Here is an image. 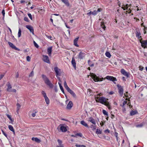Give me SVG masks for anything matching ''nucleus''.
Wrapping results in <instances>:
<instances>
[{"label": "nucleus", "mask_w": 147, "mask_h": 147, "mask_svg": "<svg viewBox=\"0 0 147 147\" xmlns=\"http://www.w3.org/2000/svg\"><path fill=\"white\" fill-rule=\"evenodd\" d=\"M98 99H96V100L97 102H99L102 104L107 106L109 109H111V106L110 105V104L108 102V99L104 97H97L95 98Z\"/></svg>", "instance_id": "obj_1"}, {"label": "nucleus", "mask_w": 147, "mask_h": 147, "mask_svg": "<svg viewBox=\"0 0 147 147\" xmlns=\"http://www.w3.org/2000/svg\"><path fill=\"white\" fill-rule=\"evenodd\" d=\"M42 77L45 84L50 88H52L53 87V85L51 83L49 79L44 75H42Z\"/></svg>", "instance_id": "obj_2"}, {"label": "nucleus", "mask_w": 147, "mask_h": 147, "mask_svg": "<svg viewBox=\"0 0 147 147\" xmlns=\"http://www.w3.org/2000/svg\"><path fill=\"white\" fill-rule=\"evenodd\" d=\"M91 76L92 78L95 82L101 81H102L103 78H100L96 76V75L93 73L91 74Z\"/></svg>", "instance_id": "obj_3"}, {"label": "nucleus", "mask_w": 147, "mask_h": 147, "mask_svg": "<svg viewBox=\"0 0 147 147\" xmlns=\"http://www.w3.org/2000/svg\"><path fill=\"white\" fill-rule=\"evenodd\" d=\"M54 71L56 74V76L57 78H58L59 80L60 81V78L58 76H60L61 74V69H59L57 67H56L54 68Z\"/></svg>", "instance_id": "obj_4"}, {"label": "nucleus", "mask_w": 147, "mask_h": 147, "mask_svg": "<svg viewBox=\"0 0 147 147\" xmlns=\"http://www.w3.org/2000/svg\"><path fill=\"white\" fill-rule=\"evenodd\" d=\"M43 60L45 62L47 63H50V60L49 59L47 55H43Z\"/></svg>", "instance_id": "obj_5"}, {"label": "nucleus", "mask_w": 147, "mask_h": 147, "mask_svg": "<svg viewBox=\"0 0 147 147\" xmlns=\"http://www.w3.org/2000/svg\"><path fill=\"white\" fill-rule=\"evenodd\" d=\"M117 87L119 90V92L120 95L122 96L123 94V89L121 86L119 85H117Z\"/></svg>", "instance_id": "obj_6"}, {"label": "nucleus", "mask_w": 147, "mask_h": 147, "mask_svg": "<svg viewBox=\"0 0 147 147\" xmlns=\"http://www.w3.org/2000/svg\"><path fill=\"white\" fill-rule=\"evenodd\" d=\"M140 41L141 44V45L142 47L144 48H147V40H143L142 41L140 40Z\"/></svg>", "instance_id": "obj_7"}, {"label": "nucleus", "mask_w": 147, "mask_h": 147, "mask_svg": "<svg viewBox=\"0 0 147 147\" xmlns=\"http://www.w3.org/2000/svg\"><path fill=\"white\" fill-rule=\"evenodd\" d=\"M85 56V53L84 52H80L78 55V57L80 59H82Z\"/></svg>", "instance_id": "obj_8"}, {"label": "nucleus", "mask_w": 147, "mask_h": 147, "mask_svg": "<svg viewBox=\"0 0 147 147\" xmlns=\"http://www.w3.org/2000/svg\"><path fill=\"white\" fill-rule=\"evenodd\" d=\"M87 120L88 121L91 122L94 125H95L96 124L95 120L92 117H90L88 118L87 119Z\"/></svg>", "instance_id": "obj_9"}, {"label": "nucleus", "mask_w": 147, "mask_h": 147, "mask_svg": "<svg viewBox=\"0 0 147 147\" xmlns=\"http://www.w3.org/2000/svg\"><path fill=\"white\" fill-rule=\"evenodd\" d=\"M121 73L123 75L126 76L127 77H128L129 76V74L125 70L123 69H121Z\"/></svg>", "instance_id": "obj_10"}, {"label": "nucleus", "mask_w": 147, "mask_h": 147, "mask_svg": "<svg viewBox=\"0 0 147 147\" xmlns=\"http://www.w3.org/2000/svg\"><path fill=\"white\" fill-rule=\"evenodd\" d=\"M106 79L107 80L112 81H117V79L116 78L113 77V76H107L106 77Z\"/></svg>", "instance_id": "obj_11"}, {"label": "nucleus", "mask_w": 147, "mask_h": 147, "mask_svg": "<svg viewBox=\"0 0 147 147\" xmlns=\"http://www.w3.org/2000/svg\"><path fill=\"white\" fill-rule=\"evenodd\" d=\"M7 86V92H10L11 90V88H12L10 84V83L8 82L7 84H6Z\"/></svg>", "instance_id": "obj_12"}, {"label": "nucleus", "mask_w": 147, "mask_h": 147, "mask_svg": "<svg viewBox=\"0 0 147 147\" xmlns=\"http://www.w3.org/2000/svg\"><path fill=\"white\" fill-rule=\"evenodd\" d=\"M73 105V104L72 102L71 101H69L67 106L66 108L67 109H69L71 108Z\"/></svg>", "instance_id": "obj_13"}, {"label": "nucleus", "mask_w": 147, "mask_h": 147, "mask_svg": "<svg viewBox=\"0 0 147 147\" xmlns=\"http://www.w3.org/2000/svg\"><path fill=\"white\" fill-rule=\"evenodd\" d=\"M67 91L69 92L71 94L73 97H76V95L74 92L71 90L69 88L67 90Z\"/></svg>", "instance_id": "obj_14"}, {"label": "nucleus", "mask_w": 147, "mask_h": 147, "mask_svg": "<svg viewBox=\"0 0 147 147\" xmlns=\"http://www.w3.org/2000/svg\"><path fill=\"white\" fill-rule=\"evenodd\" d=\"M26 28L29 30L31 32H32L33 34H34V30L32 27L31 26L27 25L26 26Z\"/></svg>", "instance_id": "obj_15"}, {"label": "nucleus", "mask_w": 147, "mask_h": 147, "mask_svg": "<svg viewBox=\"0 0 147 147\" xmlns=\"http://www.w3.org/2000/svg\"><path fill=\"white\" fill-rule=\"evenodd\" d=\"M136 36L138 37L140 41L141 40V39H142L141 36H140L141 34L139 30L137 31L136 33Z\"/></svg>", "instance_id": "obj_16"}, {"label": "nucleus", "mask_w": 147, "mask_h": 147, "mask_svg": "<svg viewBox=\"0 0 147 147\" xmlns=\"http://www.w3.org/2000/svg\"><path fill=\"white\" fill-rule=\"evenodd\" d=\"M52 47H51L47 48V51L48 54L49 56H51V53L52 52Z\"/></svg>", "instance_id": "obj_17"}, {"label": "nucleus", "mask_w": 147, "mask_h": 147, "mask_svg": "<svg viewBox=\"0 0 147 147\" xmlns=\"http://www.w3.org/2000/svg\"><path fill=\"white\" fill-rule=\"evenodd\" d=\"M32 140L37 143H40L41 142L40 140L37 138L33 137L32 138Z\"/></svg>", "instance_id": "obj_18"}, {"label": "nucleus", "mask_w": 147, "mask_h": 147, "mask_svg": "<svg viewBox=\"0 0 147 147\" xmlns=\"http://www.w3.org/2000/svg\"><path fill=\"white\" fill-rule=\"evenodd\" d=\"M60 130L62 132H65L67 131V129L63 125H61L60 127Z\"/></svg>", "instance_id": "obj_19"}, {"label": "nucleus", "mask_w": 147, "mask_h": 147, "mask_svg": "<svg viewBox=\"0 0 147 147\" xmlns=\"http://www.w3.org/2000/svg\"><path fill=\"white\" fill-rule=\"evenodd\" d=\"M61 1L66 5L68 7L69 6V4L68 0H61Z\"/></svg>", "instance_id": "obj_20"}, {"label": "nucleus", "mask_w": 147, "mask_h": 147, "mask_svg": "<svg viewBox=\"0 0 147 147\" xmlns=\"http://www.w3.org/2000/svg\"><path fill=\"white\" fill-rule=\"evenodd\" d=\"M71 63L73 65V67L76 68V62L75 61V59H74V58L73 57L72 58V60L71 61Z\"/></svg>", "instance_id": "obj_21"}, {"label": "nucleus", "mask_w": 147, "mask_h": 147, "mask_svg": "<svg viewBox=\"0 0 147 147\" xmlns=\"http://www.w3.org/2000/svg\"><path fill=\"white\" fill-rule=\"evenodd\" d=\"M80 123L85 127H89L87 124L84 121H81L80 122Z\"/></svg>", "instance_id": "obj_22"}, {"label": "nucleus", "mask_w": 147, "mask_h": 147, "mask_svg": "<svg viewBox=\"0 0 147 147\" xmlns=\"http://www.w3.org/2000/svg\"><path fill=\"white\" fill-rule=\"evenodd\" d=\"M8 128L10 130H11V131H12L13 132L14 134H15L14 129L12 126L10 125H9Z\"/></svg>", "instance_id": "obj_23"}, {"label": "nucleus", "mask_w": 147, "mask_h": 147, "mask_svg": "<svg viewBox=\"0 0 147 147\" xmlns=\"http://www.w3.org/2000/svg\"><path fill=\"white\" fill-rule=\"evenodd\" d=\"M100 26L101 28L103 29L104 30H105L106 26L104 24V22H101Z\"/></svg>", "instance_id": "obj_24"}, {"label": "nucleus", "mask_w": 147, "mask_h": 147, "mask_svg": "<svg viewBox=\"0 0 147 147\" xmlns=\"http://www.w3.org/2000/svg\"><path fill=\"white\" fill-rule=\"evenodd\" d=\"M138 112L136 111H132L130 112V114L131 115H133L136 114Z\"/></svg>", "instance_id": "obj_25"}, {"label": "nucleus", "mask_w": 147, "mask_h": 147, "mask_svg": "<svg viewBox=\"0 0 147 147\" xmlns=\"http://www.w3.org/2000/svg\"><path fill=\"white\" fill-rule=\"evenodd\" d=\"M47 104L49 105L50 103L49 99L47 97L44 98Z\"/></svg>", "instance_id": "obj_26"}, {"label": "nucleus", "mask_w": 147, "mask_h": 147, "mask_svg": "<svg viewBox=\"0 0 147 147\" xmlns=\"http://www.w3.org/2000/svg\"><path fill=\"white\" fill-rule=\"evenodd\" d=\"M64 87L66 89V90H67L68 88H69L67 86L66 82L65 81L64 83Z\"/></svg>", "instance_id": "obj_27"}, {"label": "nucleus", "mask_w": 147, "mask_h": 147, "mask_svg": "<svg viewBox=\"0 0 147 147\" xmlns=\"http://www.w3.org/2000/svg\"><path fill=\"white\" fill-rule=\"evenodd\" d=\"M105 55L107 57L109 58H110L111 56V55L110 53L109 52H107L105 53Z\"/></svg>", "instance_id": "obj_28"}, {"label": "nucleus", "mask_w": 147, "mask_h": 147, "mask_svg": "<svg viewBox=\"0 0 147 147\" xmlns=\"http://www.w3.org/2000/svg\"><path fill=\"white\" fill-rule=\"evenodd\" d=\"M41 94L42 95L44 98L47 97V96L46 94L44 91H42Z\"/></svg>", "instance_id": "obj_29"}, {"label": "nucleus", "mask_w": 147, "mask_h": 147, "mask_svg": "<svg viewBox=\"0 0 147 147\" xmlns=\"http://www.w3.org/2000/svg\"><path fill=\"white\" fill-rule=\"evenodd\" d=\"M128 6H128V5L126 4L125 5V7H121V8H122L123 9V10H125V9L127 10L128 9Z\"/></svg>", "instance_id": "obj_30"}, {"label": "nucleus", "mask_w": 147, "mask_h": 147, "mask_svg": "<svg viewBox=\"0 0 147 147\" xmlns=\"http://www.w3.org/2000/svg\"><path fill=\"white\" fill-rule=\"evenodd\" d=\"M8 43L9 46L12 48L13 49L15 47V46L11 42H9Z\"/></svg>", "instance_id": "obj_31"}, {"label": "nucleus", "mask_w": 147, "mask_h": 147, "mask_svg": "<svg viewBox=\"0 0 147 147\" xmlns=\"http://www.w3.org/2000/svg\"><path fill=\"white\" fill-rule=\"evenodd\" d=\"M17 106V111L18 112L20 109V105L18 103H17L16 104Z\"/></svg>", "instance_id": "obj_32"}, {"label": "nucleus", "mask_w": 147, "mask_h": 147, "mask_svg": "<svg viewBox=\"0 0 147 147\" xmlns=\"http://www.w3.org/2000/svg\"><path fill=\"white\" fill-rule=\"evenodd\" d=\"M90 60H89L88 61V63L89 66L90 67H92L94 66V63H92V64H91L90 63Z\"/></svg>", "instance_id": "obj_33"}, {"label": "nucleus", "mask_w": 147, "mask_h": 147, "mask_svg": "<svg viewBox=\"0 0 147 147\" xmlns=\"http://www.w3.org/2000/svg\"><path fill=\"white\" fill-rule=\"evenodd\" d=\"M21 30L20 28H19V29L18 34V37H20L21 35Z\"/></svg>", "instance_id": "obj_34"}, {"label": "nucleus", "mask_w": 147, "mask_h": 147, "mask_svg": "<svg viewBox=\"0 0 147 147\" xmlns=\"http://www.w3.org/2000/svg\"><path fill=\"white\" fill-rule=\"evenodd\" d=\"M75 146L76 147H86V146L84 145L76 144Z\"/></svg>", "instance_id": "obj_35"}, {"label": "nucleus", "mask_w": 147, "mask_h": 147, "mask_svg": "<svg viewBox=\"0 0 147 147\" xmlns=\"http://www.w3.org/2000/svg\"><path fill=\"white\" fill-rule=\"evenodd\" d=\"M34 75V72L33 71H32L29 75V77H32Z\"/></svg>", "instance_id": "obj_36"}, {"label": "nucleus", "mask_w": 147, "mask_h": 147, "mask_svg": "<svg viewBox=\"0 0 147 147\" xmlns=\"http://www.w3.org/2000/svg\"><path fill=\"white\" fill-rule=\"evenodd\" d=\"M96 133L97 134H101V131L100 129H97L96 131Z\"/></svg>", "instance_id": "obj_37"}, {"label": "nucleus", "mask_w": 147, "mask_h": 147, "mask_svg": "<svg viewBox=\"0 0 147 147\" xmlns=\"http://www.w3.org/2000/svg\"><path fill=\"white\" fill-rule=\"evenodd\" d=\"M33 43L35 47L36 48H38L39 47V46L34 41Z\"/></svg>", "instance_id": "obj_38"}, {"label": "nucleus", "mask_w": 147, "mask_h": 147, "mask_svg": "<svg viewBox=\"0 0 147 147\" xmlns=\"http://www.w3.org/2000/svg\"><path fill=\"white\" fill-rule=\"evenodd\" d=\"M102 113H103L105 115H108V113L105 110H102Z\"/></svg>", "instance_id": "obj_39"}, {"label": "nucleus", "mask_w": 147, "mask_h": 147, "mask_svg": "<svg viewBox=\"0 0 147 147\" xmlns=\"http://www.w3.org/2000/svg\"><path fill=\"white\" fill-rule=\"evenodd\" d=\"M77 41H74V45L75 46L77 47H78L79 45L77 44Z\"/></svg>", "instance_id": "obj_40"}, {"label": "nucleus", "mask_w": 147, "mask_h": 147, "mask_svg": "<svg viewBox=\"0 0 147 147\" xmlns=\"http://www.w3.org/2000/svg\"><path fill=\"white\" fill-rule=\"evenodd\" d=\"M97 13V11H94L93 12L91 11V14L93 15H95Z\"/></svg>", "instance_id": "obj_41"}, {"label": "nucleus", "mask_w": 147, "mask_h": 147, "mask_svg": "<svg viewBox=\"0 0 147 147\" xmlns=\"http://www.w3.org/2000/svg\"><path fill=\"white\" fill-rule=\"evenodd\" d=\"M26 59L28 61H30V58L29 56H27L26 57Z\"/></svg>", "instance_id": "obj_42"}, {"label": "nucleus", "mask_w": 147, "mask_h": 147, "mask_svg": "<svg viewBox=\"0 0 147 147\" xmlns=\"http://www.w3.org/2000/svg\"><path fill=\"white\" fill-rule=\"evenodd\" d=\"M28 16L29 18H30V19L31 20H32V16L31 14L30 13H28Z\"/></svg>", "instance_id": "obj_43"}, {"label": "nucleus", "mask_w": 147, "mask_h": 147, "mask_svg": "<svg viewBox=\"0 0 147 147\" xmlns=\"http://www.w3.org/2000/svg\"><path fill=\"white\" fill-rule=\"evenodd\" d=\"M58 84H59V87H60V89L61 90H62V89H63V87L61 86V84L60 83H59V82H58Z\"/></svg>", "instance_id": "obj_44"}, {"label": "nucleus", "mask_w": 147, "mask_h": 147, "mask_svg": "<svg viewBox=\"0 0 147 147\" xmlns=\"http://www.w3.org/2000/svg\"><path fill=\"white\" fill-rule=\"evenodd\" d=\"M90 127L91 128H93V130H95L96 128L95 126H94V125H91Z\"/></svg>", "instance_id": "obj_45"}, {"label": "nucleus", "mask_w": 147, "mask_h": 147, "mask_svg": "<svg viewBox=\"0 0 147 147\" xmlns=\"http://www.w3.org/2000/svg\"><path fill=\"white\" fill-rule=\"evenodd\" d=\"M139 68V69L141 71H142L143 69V67L141 66H140Z\"/></svg>", "instance_id": "obj_46"}, {"label": "nucleus", "mask_w": 147, "mask_h": 147, "mask_svg": "<svg viewBox=\"0 0 147 147\" xmlns=\"http://www.w3.org/2000/svg\"><path fill=\"white\" fill-rule=\"evenodd\" d=\"M7 117L10 120H11V115L7 114Z\"/></svg>", "instance_id": "obj_47"}, {"label": "nucleus", "mask_w": 147, "mask_h": 147, "mask_svg": "<svg viewBox=\"0 0 147 147\" xmlns=\"http://www.w3.org/2000/svg\"><path fill=\"white\" fill-rule=\"evenodd\" d=\"M127 101H124L123 102V106H124L125 105H126L127 104Z\"/></svg>", "instance_id": "obj_48"}, {"label": "nucleus", "mask_w": 147, "mask_h": 147, "mask_svg": "<svg viewBox=\"0 0 147 147\" xmlns=\"http://www.w3.org/2000/svg\"><path fill=\"white\" fill-rule=\"evenodd\" d=\"M24 20L26 22L28 21V20L27 17H25L24 18Z\"/></svg>", "instance_id": "obj_49"}, {"label": "nucleus", "mask_w": 147, "mask_h": 147, "mask_svg": "<svg viewBox=\"0 0 147 147\" xmlns=\"http://www.w3.org/2000/svg\"><path fill=\"white\" fill-rule=\"evenodd\" d=\"M144 26V34H146V30H147V28L146 27H145V26Z\"/></svg>", "instance_id": "obj_50"}, {"label": "nucleus", "mask_w": 147, "mask_h": 147, "mask_svg": "<svg viewBox=\"0 0 147 147\" xmlns=\"http://www.w3.org/2000/svg\"><path fill=\"white\" fill-rule=\"evenodd\" d=\"M105 133H109L110 132V131H109V130L108 129H106V130H105Z\"/></svg>", "instance_id": "obj_51"}, {"label": "nucleus", "mask_w": 147, "mask_h": 147, "mask_svg": "<svg viewBox=\"0 0 147 147\" xmlns=\"http://www.w3.org/2000/svg\"><path fill=\"white\" fill-rule=\"evenodd\" d=\"M57 141L58 142L59 144L60 145H61V144L62 143V141L61 140H58Z\"/></svg>", "instance_id": "obj_52"}, {"label": "nucleus", "mask_w": 147, "mask_h": 147, "mask_svg": "<svg viewBox=\"0 0 147 147\" xmlns=\"http://www.w3.org/2000/svg\"><path fill=\"white\" fill-rule=\"evenodd\" d=\"M16 92V90L15 89H13L11 90V91L10 92Z\"/></svg>", "instance_id": "obj_53"}, {"label": "nucleus", "mask_w": 147, "mask_h": 147, "mask_svg": "<svg viewBox=\"0 0 147 147\" xmlns=\"http://www.w3.org/2000/svg\"><path fill=\"white\" fill-rule=\"evenodd\" d=\"M46 36L49 39H50L51 40H52V36H48V35H46Z\"/></svg>", "instance_id": "obj_54"}, {"label": "nucleus", "mask_w": 147, "mask_h": 147, "mask_svg": "<svg viewBox=\"0 0 147 147\" xmlns=\"http://www.w3.org/2000/svg\"><path fill=\"white\" fill-rule=\"evenodd\" d=\"M3 134H4V135L6 137H7V136L6 134L3 131H2Z\"/></svg>", "instance_id": "obj_55"}, {"label": "nucleus", "mask_w": 147, "mask_h": 147, "mask_svg": "<svg viewBox=\"0 0 147 147\" xmlns=\"http://www.w3.org/2000/svg\"><path fill=\"white\" fill-rule=\"evenodd\" d=\"M4 76V75L3 74L0 75V80H1L3 78Z\"/></svg>", "instance_id": "obj_56"}, {"label": "nucleus", "mask_w": 147, "mask_h": 147, "mask_svg": "<svg viewBox=\"0 0 147 147\" xmlns=\"http://www.w3.org/2000/svg\"><path fill=\"white\" fill-rule=\"evenodd\" d=\"M2 14H3V16H5V11L3 9V10L2 11Z\"/></svg>", "instance_id": "obj_57"}, {"label": "nucleus", "mask_w": 147, "mask_h": 147, "mask_svg": "<svg viewBox=\"0 0 147 147\" xmlns=\"http://www.w3.org/2000/svg\"><path fill=\"white\" fill-rule=\"evenodd\" d=\"M36 112H35V113H33L31 114L32 117H34L36 116Z\"/></svg>", "instance_id": "obj_58"}, {"label": "nucleus", "mask_w": 147, "mask_h": 147, "mask_svg": "<svg viewBox=\"0 0 147 147\" xmlns=\"http://www.w3.org/2000/svg\"><path fill=\"white\" fill-rule=\"evenodd\" d=\"M19 74H18V72H17L16 74V78H18V77H19Z\"/></svg>", "instance_id": "obj_59"}, {"label": "nucleus", "mask_w": 147, "mask_h": 147, "mask_svg": "<svg viewBox=\"0 0 147 147\" xmlns=\"http://www.w3.org/2000/svg\"><path fill=\"white\" fill-rule=\"evenodd\" d=\"M79 37H77L74 40V41H77L78 42V40Z\"/></svg>", "instance_id": "obj_60"}, {"label": "nucleus", "mask_w": 147, "mask_h": 147, "mask_svg": "<svg viewBox=\"0 0 147 147\" xmlns=\"http://www.w3.org/2000/svg\"><path fill=\"white\" fill-rule=\"evenodd\" d=\"M126 12H128V13H131V10H130V9H129L128 11H126Z\"/></svg>", "instance_id": "obj_61"}, {"label": "nucleus", "mask_w": 147, "mask_h": 147, "mask_svg": "<svg viewBox=\"0 0 147 147\" xmlns=\"http://www.w3.org/2000/svg\"><path fill=\"white\" fill-rule=\"evenodd\" d=\"M13 49H15L16 50L20 51V49H18V48H17V47H16L15 46V47H14V48Z\"/></svg>", "instance_id": "obj_62"}, {"label": "nucleus", "mask_w": 147, "mask_h": 147, "mask_svg": "<svg viewBox=\"0 0 147 147\" xmlns=\"http://www.w3.org/2000/svg\"><path fill=\"white\" fill-rule=\"evenodd\" d=\"M114 135L115 136V137H117V136H118V133L117 132H115Z\"/></svg>", "instance_id": "obj_63"}, {"label": "nucleus", "mask_w": 147, "mask_h": 147, "mask_svg": "<svg viewBox=\"0 0 147 147\" xmlns=\"http://www.w3.org/2000/svg\"><path fill=\"white\" fill-rule=\"evenodd\" d=\"M128 92H126V93H125L124 94V95L126 96V97H127L128 96Z\"/></svg>", "instance_id": "obj_64"}]
</instances>
